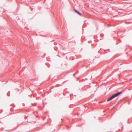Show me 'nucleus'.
<instances>
[{
  "mask_svg": "<svg viewBox=\"0 0 132 132\" xmlns=\"http://www.w3.org/2000/svg\"><path fill=\"white\" fill-rule=\"evenodd\" d=\"M75 12H76V13H78V14H79V15H80L81 16H82V15L80 13H79V12H78L77 10H75Z\"/></svg>",
  "mask_w": 132,
  "mask_h": 132,
  "instance_id": "f03ea898",
  "label": "nucleus"
},
{
  "mask_svg": "<svg viewBox=\"0 0 132 132\" xmlns=\"http://www.w3.org/2000/svg\"><path fill=\"white\" fill-rule=\"evenodd\" d=\"M121 93H122V92H118L117 93H116L115 94L113 95L112 96L108 98V99L107 100V101H110L112 100V99H113L115 97H117V96H118L119 95L121 94Z\"/></svg>",
  "mask_w": 132,
  "mask_h": 132,
  "instance_id": "f257e3e1",
  "label": "nucleus"
}]
</instances>
